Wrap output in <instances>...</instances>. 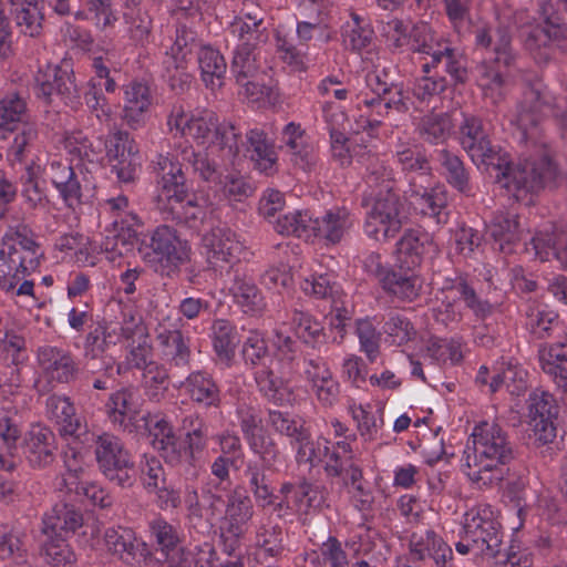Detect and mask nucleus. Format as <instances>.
Listing matches in <instances>:
<instances>
[{"mask_svg":"<svg viewBox=\"0 0 567 567\" xmlns=\"http://www.w3.org/2000/svg\"><path fill=\"white\" fill-rule=\"evenodd\" d=\"M457 140L472 163L505 195L518 202L555 185L558 177V166L548 155L514 164L508 152L493 144L491 127L478 115L463 114Z\"/></svg>","mask_w":567,"mask_h":567,"instance_id":"obj_1","label":"nucleus"},{"mask_svg":"<svg viewBox=\"0 0 567 567\" xmlns=\"http://www.w3.org/2000/svg\"><path fill=\"white\" fill-rule=\"evenodd\" d=\"M473 453H467L465 472L480 486H492L504 478V466L515 458L514 443L496 422H481L474 427Z\"/></svg>","mask_w":567,"mask_h":567,"instance_id":"obj_2","label":"nucleus"},{"mask_svg":"<svg viewBox=\"0 0 567 567\" xmlns=\"http://www.w3.org/2000/svg\"><path fill=\"white\" fill-rule=\"evenodd\" d=\"M544 24L532 28L524 39L525 49L538 64H547L556 52L567 53V6L556 0L540 6Z\"/></svg>","mask_w":567,"mask_h":567,"instance_id":"obj_3","label":"nucleus"},{"mask_svg":"<svg viewBox=\"0 0 567 567\" xmlns=\"http://www.w3.org/2000/svg\"><path fill=\"white\" fill-rule=\"evenodd\" d=\"M137 251L150 268L169 278L174 277L189 258L186 241L167 225L141 233Z\"/></svg>","mask_w":567,"mask_h":567,"instance_id":"obj_4","label":"nucleus"},{"mask_svg":"<svg viewBox=\"0 0 567 567\" xmlns=\"http://www.w3.org/2000/svg\"><path fill=\"white\" fill-rule=\"evenodd\" d=\"M157 164L162 172L159 182L162 195L168 200L174 199L176 204L171 207L173 218L177 224H183L190 229H198L206 218V209L189 193L182 165L167 156H161Z\"/></svg>","mask_w":567,"mask_h":567,"instance_id":"obj_5","label":"nucleus"},{"mask_svg":"<svg viewBox=\"0 0 567 567\" xmlns=\"http://www.w3.org/2000/svg\"><path fill=\"white\" fill-rule=\"evenodd\" d=\"M554 105L555 97L542 81H528L525 84L512 118V124L516 126L520 142L536 143L538 141L542 124Z\"/></svg>","mask_w":567,"mask_h":567,"instance_id":"obj_6","label":"nucleus"},{"mask_svg":"<svg viewBox=\"0 0 567 567\" xmlns=\"http://www.w3.org/2000/svg\"><path fill=\"white\" fill-rule=\"evenodd\" d=\"M181 434L174 435L157 451L172 466H196L208 442V426L197 414L183 419Z\"/></svg>","mask_w":567,"mask_h":567,"instance_id":"obj_7","label":"nucleus"},{"mask_svg":"<svg viewBox=\"0 0 567 567\" xmlns=\"http://www.w3.org/2000/svg\"><path fill=\"white\" fill-rule=\"evenodd\" d=\"M95 458L100 471L113 484L130 488L136 481L137 471L132 455L121 439L111 433L96 435Z\"/></svg>","mask_w":567,"mask_h":567,"instance_id":"obj_8","label":"nucleus"},{"mask_svg":"<svg viewBox=\"0 0 567 567\" xmlns=\"http://www.w3.org/2000/svg\"><path fill=\"white\" fill-rule=\"evenodd\" d=\"M373 200L364 220V234L377 241H389L402 229L404 204L395 189L377 192Z\"/></svg>","mask_w":567,"mask_h":567,"instance_id":"obj_9","label":"nucleus"},{"mask_svg":"<svg viewBox=\"0 0 567 567\" xmlns=\"http://www.w3.org/2000/svg\"><path fill=\"white\" fill-rule=\"evenodd\" d=\"M364 267L379 280L386 293L402 301H413L419 297L422 281L415 274V268H409V265L402 262L386 267L381 262L379 254L369 255L364 260Z\"/></svg>","mask_w":567,"mask_h":567,"instance_id":"obj_10","label":"nucleus"},{"mask_svg":"<svg viewBox=\"0 0 567 567\" xmlns=\"http://www.w3.org/2000/svg\"><path fill=\"white\" fill-rule=\"evenodd\" d=\"M34 94L47 104L60 99L72 107L80 104V90L74 73L64 65H51L40 69L34 76Z\"/></svg>","mask_w":567,"mask_h":567,"instance_id":"obj_11","label":"nucleus"},{"mask_svg":"<svg viewBox=\"0 0 567 567\" xmlns=\"http://www.w3.org/2000/svg\"><path fill=\"white\" fill-rule=\"evenodd\" d=\"M104 145L107 162L118 182L134 183L141 171L140 151L134 140L127 132L116 131L106 136Z\"/></svg>","mask_w":567,"mask_h":567,"instance_id":"obj_12","label":"nucleus"},{"mask_svg":"<svg viewBox=\"0 0 567 567\" xmlns=\"http://www.w3.org/2000/svg\"><path fill=\"white\" fill-rule=\"evenodd\" d=\"M463 532L476 546L478 553L494 558L501 556L502 537L501 524L494 518L488 508H472L465 513Z\"/></svg>","mask_w":567,"mask_h":567,"instance_id":"obj_13","label":"nucleus"},{"mask_svg":"<svg viewBox=\"0 0 567 567\" xmlns=\"http://www.w3.org/2000/svg\"><path fill=\"white\" fill-rule=\"evenodd\" d=\"M476 48L494 53V62L506 70L516 66L518 52L513 45L512 28L499 21L496 27L483 24L473 30Z\"/></svg>","mask_w":567,"mask_h":567,"instance_id":"obj_14","label":"nucleus"},{"mask_svg":"<svg viewBox=\"0 0 567 567\" xmlns=\"http://www.w3.org/2000/svg\"><path fill=\"white\" fill-rule=\"evenodd\" d=\"M40 266L35 257L25 250H17L7 240L0 243V289L13 291L17 285Z\"/></svg>","mask_w":567,"mask_h":567,"instance_id":"obj_15","label":"nucleus"},{"mask_svg":"<svg viewBox=\"0 0 567 567\" xmlns=\"http://www.w3.org/2000/svg\"><path fill=\"white\" fill-rule=\"evenodd\" d=\"M22 454L32 468L50 466L56 455L58 442L54 432L42 424H34L20 443Z\"/></svg>","mask_w":567,"mask_h":567,"instance_id":"obj_16","label":"nucleus"},{"mask_svg":"<svg viewBox=\"0 0 567 567\" xmlns=\"http://www.w3.org/2000/svg\"><path fill=\"white\" fill-rule=\"evenodd\" d=\"M104 409L110 422L128 433L140 432L142 426H146L144 414L138 411L136 393L130 388L112 393Z\"/></svg>","mask_w":567,"mask_h":567,"instance_id":"obj_17","label":"nucleus"},{"mask_svg":"<svg viewBox=\"0 0 567 567\" xmlns=\"http://www.w3.org/2000/svg\"><path fill=\"white\" fill-rule=\"evenodd\" d=\"M353 224L351 210L346 206H337L324 212L321 217L311 216V237L321 240L327 247L336 246L344 239Z\"/></svg>","mask_w":567,"mask_h":567,"instance_id":"obj_18","label":"nucleus"},{"mask_svg":"<svg viewBox=\"0 0 567 567\" xmlns=\"http://www.w3.org/2000/svg\"><path fill=\"white\" fill-rule=\"evenodd\" d=\"M430 184L431 182L419 183L415 177H412L406 194L414 200L423 215L434 218L437 224H446L449 219L447 192L442 185L430 187Z\"/></svg>","mask_w":567,"mask_h":567,"instance_id":"obj_19","label":"nucleus"},{"mask_svg":"<svg viewBox=\"0 0 567 567\" xmlns=\"http://www.w3.org/2000/svg\"><path fill=\"white\" fill-rule=\"evenodd\" d=\"M38 363L43 373L59 383H71L79 375V365L72 353L65 349L43 346L37 352Z\"/></svg>","mask_w":567,"mask_h":567,"instance_id":"obj_20","label":"nucleus"},{"mask_svg":"<svg viewBox=\"0 0 567 567\" xmlns=\"http://www.w3.org/2000/svg\"><path fill=\"white\" fill-rule=\"evenodd\" d=\"M47 415L56 422L60 426L61 436H71L80 442H84L82 436L89 434L86 423L76 415L75 408L68 396L50 395L45 403Z\"/></svg>","mask_w":567,"mask_h":567,"instance_id":"obj_21","label":"nucleus"},{"mask_svg":"<svg viewBox=\"0 0 567 567\" xmlns=\"http://www.w3.org/2000/svg\"><path fill=\"white\" fill-rule=\"evenodd\" d=\"M452 558V548L435 532L426 530L424 534H412L409 560H432L436 567H450L449 563Z\"/></svg>","mask_w":567,"mask_h":567,"instance_id":"obj_22","label":"nucleus"},{"mask_svg":"<svg viewBox=\"0 0 567 567\" xmlns=\"http://www.w3.org/2000/svg\"><path fill=\"white\" fill-rule=\"evenodd\" d=\"M104 539L107 550L127 565L140 564L151 555L148 545L137 540L128 528H107Z\"/></svg>","mask_w":567,"mask_h":567,"instance_id":"obj_23","label":"nucleus"},{"mask_svg":"<svg viewBox=\"0 0 567 567\" xmlns=\"http://www.w3.org/2000/svg\"><path fill=\"white\" fill-rule=\"evenodd\" d=\"M429 56L430 60L422 64V71L425 74L433 72L444 75L446 73L454 84H463L467 81L465 60L447 44L436 43V48L430 52Z\"/></svg>","mask_w":567,"mask_h":567,"instance_id":"obj_24","label":"nucleus"},{"mask_svg":"<svg viewBox=\"0 0 567 567\" xmlns=\"http://www.w3.org/2000/svg\"><path fill=\"white\" fill-rule=\"evenodd\" d=\"M203 245L207 249V259L214 267L220 262L233 264L240 251L235 233L226 226L213 227L204 235Z\"/></svg>","mask_w":567,"mask_h":567,"instance_id":"obj_25","label":"nucleus"},{"mask_svg":"<svg viewBox=\"0 0 567 567\" xmlns=\"http://www.w3.org/2000/svg\"><path fill=\"white\" fill-rule=\"evenodd\" d=\"M289 373L290 371L276 365L275 362L258 370L255 373V381L259 393L269 402L282 406L292 394L287 378Z\"/></svg>","mask_w":567,"mask_h":567,"instance_id":"obj_26","label":"nucleus"},{"mask_svg":"<svg viewBox=\"0 0 567 567\" xmlns=\"http://www.w3.org/2000/svg\"><path fill=\"white\" fill-rule=\"evenodd\" d=\"M111 337L112 334L109 331L107 322L105 320H100L90 326V331L85 336L84 341L85 357L92 360L102 359L104 365L103 369L107 379L121 374V367L117 365L115 368V359L111 355H106V352L112 344Z\"/></svg>","mask_w":567,"mask_h":567,"instance_id":"obj_27","label":"nucleus"},{"mask_svg":"<svg viewBox=\"0 0 567 567\" xmlns=\"http://www.w3.org/2000/svg\"><path fill=\"white\" fill-rule=\"evenodd\" d=\"M42 525L45 536L63 537L62 533L74 534L83 526V514L75 505L59 502L44 515Z\"/></svg>","mask_w":567,"mask_h":567,"instance_id":"obj_28","label":"nucleus"},{"mask_svg":"<svg viewBox=\"0 0 567 567\" xmlns=\"http://www.w3.org/2000/svg\"><path fill=\"white\" fill-rule=\"evenodd\" d=\"M435 250L431 235L422 229H406L396 243L398 262L416 268L425 255Z\"/></svg>","mask_w":567,"mask_h":567,"instance_id":"obj_29","label":"nucleus"},{"mask_svg":"<svg viewBox=\"0 0 567 567\" xmlns=\"http://www.w3.org/2000/svg\"><path fill=\"white\" fill-rule=\"evenodd\" d=\"M163 360L169 368L185 369L189 365L190 338L178 329H165L157 336Z\"/></svg>","mask_w":567,"mask_h":567,"instance_id":"obj_30","label":"nucleus"},{"mask_svg":"<svg viewBox=\"0 0 567 567\" xmlns=\"http://www.w3.org/2000/svg\"><path fill=\"white\" fill-rule=\"evenodd\" d=\"M252 501L245 493L234 491L227 499L225 515L220 525V530L245 535L248 522L252 518Z\"/></svg>","mask_w":567,"mask_h":567,"instance_id":"obj_31","label":"nucleus"},{"mask_svg":"<svg viewBox=\"0 0 567 567\" xmlns=\"http://www.w3.org/2000/svg\"><path fill=\"white\" fill-rule=\"evenodd\" d=\"M244 144L246 151L251 153L250 157L256 162V167L260 172L266 175H270L275 172L277 154L272 141L268 137L264 128L254 127L247 131Z\"/></svg>","mask_w":567,"mask_h":567,"instance_id":"obj_32","label":"nucleus"},{"mask_svg":"<svg viewBox=\"0 0 567 567\" xmlns=\"http://www.w3.org/2000/svg\"><path fill=\"white\" fill-rule=\"evenodd\" d=\"M489 234L499 251L513 254L515 246L523 237L518 216L509 213H497L491 221Z\"/></svg>","mask_w":567,"mask_h":567,"instance_id":"obj_33","label":"nucleus"},{"mask_svg":"<svg viewBox=\"0 0 567 567\" xmlns=\"http://www.w3.org/2000/svg\"><path fill=\"white\" fill-rule=\"evenodd\" d=\"M150 105L148 86L140 82H132L124 91L123 120L131 128H138L145 122Z\"/></svg>","mask_w":567,"mask_h":567,"instance_id":"obj_34","label":"nucleus"},{"mask_svg":"<svg viewBox=\"0 0 567 567\" xmlns=\"http://www.w3.org/2000/svg\"><path fill=\"white\" fill-rule=\"evenodd\" d=\"M42 175L43 168L41 165L31 161L20 176L21 196L25 205L33 210L45 208L50 203Z\"/></svg>","mask_w":567,"mask_h":567,"instance_id":"obj_35","label":"nucleus"},{"mask_svg":"<svg viewBox=\"0 0 567 567\" xmlns=\"http://www.w3.org/2000/svg\"><path fill=\"white\" fill-rule=\"evenodd\" d=\"M41 0H8L9 14L20 33L34 38L42 31Z\"/></svg>","mask_w":567,"mask_h":567,"instance_id":"obj_36","label":"nucleus"},{"mask_svg":"<svg viewBox=\"0 0 567 567\" xmlns=\"http://www.w3.org/2000/svg\"><path fill=\"white\" fill-rule=\"evenodd\" d=\"M231 34L241 41L243 47L257 48L269 39L268 28L260 13H245L236 17L229 25Z\"/></svg>","mask_w":567,"mask_h":567,"instance_id":"obj_37","label":"nucleus"},{"mask_svg":"<svg viewBox=\"0 0 567 567\" xmlns=\"http://www.w3.org/2000/svg\"><path fill=\"white\" fill-rule=\"evenodd\" d=\"M398 163L409 177H415L419 183L431 182L432 167L426 150L421 144H411L396 151Z\"/></svg>","mask_w":567,"mask_h":567,"instance_id":"obj_38","label":"nucleus"},{"mask_svg":"<svg viewBox=\"0 0 567 567\" xmlns=\"http://www.w3.org/2000/svg\"><path fill=\"white\" fill-rule=\"evenodd\" d=\"M197 62L202 81L206 87L215 91L225 84L227 63L224 55L217 49L210 45L200 48L197 52Z\"/></svg>","mask_w":567,"mask_h":567,"instance_id":"obj_39","label":"nucleus"},{"mask_svg":"<svg viewBox=\"0 0 567 567\" xmlns=\"http://www.w3.org/2000/svg\"><path fill=\"white\" fill-rule=\"evenodd\" d=\"M291 326L295 336L307 347L321 350L328 343L323 324L308 312L295 310Z\"/></svg>","mask_w":567,"mask_h":567,"instance_id":"obj_40","label":"nucleus"},{"mask_svg":"<svg viewBox=\"0 0 567 567\" xmlns=\"http://www.w3.org/2000/svg\"><path fill=\"white\" fill-rule=\"evenodd\" d=\"M266 471H268V467L265 465H260L258 462H249L243 472L244 480L255 502L264 508L274 504V501L278 498L274 493L271 480Z\"/></svg>","mask_w":567,"mask_h":567,"instance_id":"obj_41","label":"nucleus"},{"mask_svg":"<svg viewBox=\"0 0 567 567\" xmlns=\"http://www.w3.org/2000/svg\"><path fill=\"white\" fill-rule=\"evenodd\" d=\"M282 134L295 164L303 171H310L317 164L318 156L315 147L305 142V131L299 124L290 122L284 127Z\"/></svg>","mask_w":567,"mask_h":567,"instance_id":"obj_42","label":"nucleus"},{"mask_svg":"<svg viewBox=\"0 0 567 567\" xmlns=\"http://www.w3.org/2000/svg\"><path fill=\"white\" fill-rule=\"evenodd\" d=\"M186 388L190 399L206 408H218L220 390L213 377L205 371L192 372L186 379Z\"/></svg>","mask_w":567,"mask_h":567,"instance_id":"obj_43","label":"nucleus"},{"mask_svg":"<svg viewBox=\"0 0 567 567\" xmlns=\"http://www.w3.org/2000/svg\"><path fill=\"white\" fill-rule=\"evenodd\" d=\"M152 545L164 558L182 546V536L177 526L158 516L148 522Z\"/></svg>","mask_w":567,"mask_h":567,"instance_id":"obj_44","label":"nucleus"},{"mask_svg":"<svg viewBox=\"0 0 567 567\" xmlns=\"http://www.w3.org/2000/svg\"><path fill=\"white\" fill-rule=\"evenodd\" d=\"M478 280H468L458 277L452 288L457 292L466 308L470 309L476 318L485 319L494 312V305L482 295L478 289Z\"/></svg>","mask_w":567,"mask_h":567,"instance_id":"obj_45","label":"nucleus"},{"mask_svg":"<svg viewBox=\"0 0 567 567\" xmlns=\"http://www.w3.org/2000/svg\"><path fill=\"white\" fill-rule=\"evenodd\" d=\"M308 21H300L297 24V35L301 42H308L313 37L315 30L329 29V12L327 6L316 0H302L299 4Z\"/></svg>","mask_w":567,"mask_h":567,"instance_id":"obj_46","label":"nucleus"},{"mask_svg":"<svg viewBox=\"0 0 567 567\" xmlns=\"http://www.w3.org/2000/svg\"><path fill=\"white\" fill-rule=\"evenodd\" d=\"M25 101L18 93H8L0 99V133H13L28 121Z\"/></svg>","mask_w":567,"mask_h":567,"instance_id":"obj_47","label":"nucleus"},{"mask_svg":"<svg viewBox=\"0 0 567 567\" xmlns=\"http://www.w3.org/2000/svg\"><path fill=\"white\" fill-rule=\"evenodd\" d=\"M437 161L444 169L446 182L460 193L470 195L472 190L470 173L463 161L445 148L439 152Z\"/></svg>","mask_w":567,"mask_h":567,"instance_id":"obj_48","label":"nucleus"},{"mask_svg":"<svg viewBox=\"0 0 567 567\" xmlns=\"http://www.w3.org/2000/svg\"><path fill=\"white\" fill-rule=\"evenodd\" d=\"M210 330L213 347L217 357L221 361L230 362L239 343L236 328L227 320L217 319L213 322Z\"/></svg>","mask_w":567,"mask_h":567,"instance_id":"obj_49","label":"nucleus"},{"mask_svg":"<svg viewBox=\"0 0 567 567\" xmlns=\"http://www.w3.org/2000/svg\"><path fill=\"white\" fill-rule=\"evenodd\" d=\"M163 68L162 76L171 91L175 94H184L190 89L193 74L188 70L186 60L168 55L163 61Z\"/></svg>","mask_w":567,"mask_h":567,"instance_id":"obj_50","label":"nucleus"},{"mask_svg":"<svg viewBox=\"0 0 567 567\" xmlns=\"http://www.w3.org/2000/svg\"><path fill=\"white\" fill-rule=\"evenodd\" d=\"M364 182L372 189L371 196L377 192L395 189L393 169L375 156H369L365 164Z\"/></svg>","mask_w":567,"mask_h":567,"instance_id":"obj_51","label":"nucleus"},{"mask_svg":"<svg viewBox=\"0 0 567 567\" xmlns=\"http://www.w3.org/2000/svg\"><path fill=\"white\" fill-rule=\"evenodd\" d=\"M301 290L309 296L318 299H336L341 293V286L338 282V276L333 271L324 274H315L306 278L300 284Z\"/></svg>","mask_w":567,"mask_h":567,"instance_id":"obj_52","label":"nucleus"},{"mask_svg":"<svg viewBox=\"0 0 567 567\" xmlns=\"http://www.w3.org/2000/svg\"><path fill=\"white\" fill-rule=\"evenodd\" d=\"M274 228L280 235H293L309 239L311 237V215L309 212L299 210L281 215L274 221Z\"/></svg>","mask_w":567,"mask_h":567,"instance_id":"obj_53","label":"nucleus"},{"mask_svg":"<svg viewBox=\"0 0 567 567\" xmlns=\"http://www.w3.org/2000/svg\"><path fill=\"white\" fill-rule=\"evenodd\" d=\"M42 551L50 567H76V556L64 537L45 536Z\"/></svg>","mask_w":567,"mask_h":567,"instance_id":"obj_54","label":"nucleus"},{"mask_svg":"<svg viewBox=\"0 0 567 567\" xmlns=\"http://www.w3.org/2000/svg\"><path fill=\"white\" fill-rule=\"evenodd\" d=\"M138 234L132 226L125 225L123 221L114 223V230L112 235H107L103 241V247L106 251L114 252L117 256H123L131 251L134 245L138 246Z\"/></svg>","mask_w":567,"mask_h":567,"instance_id":"obj_55","label":"nucleus"},{"mask_svg":"<svg viewBox=\"0 0 567 567\" xmlns=\"http://www.w3.org/2000/svg\"><path fill=\"white\" fill-rule=\"evenodd\" d=\"M255 49L252 47L238 45L234 52L230 64V72L237 83H243L248 79H256L259 72Z\"/></svg>","mask_w":567,"mask_h":567,"instance_id":"obj_56","label":"nucleus"},{"mask_svg":"<svg viewBox=\"0 0 567 567\" xmlns=\"http://www.w3.org/2000/svg\"><path fill=\"white\" fill-rule=\"evenodd\" d=\"M324 454L329 457L324 465V472L329 477H341L351 476L352 481L355 482L358 478L359 470L361 468L354 463L353 454H341L340 450H332L329 452V447H324Z\"/></svg>","mask_w":567,"mask_h":567,"instance_id":"obj_57","label":"nucleus"},{"mask_svg":"<svg viewBox=\"0 0 567 567\" xmlns=\"http://www.w3.org/2000/svg\"><path fill=\"white\" fill-rule=\"evenodd\" d=\"M451 121L447 114H431L424 116L419 124V134L431 144L443 143L450 135Z\"/></svg>","mask_w":567,"mask_h":567,"instance_id":"obj_58","label":"nucleus"},{"mask_svg":"<svg viewBox=\"0 0 567 567\" xmlns=\"http://www.w3.org/2000/svg\"><path fill=\"white\" fill-rule=\"evenodd\" d=\"M197 551L188 549L183 545L166 557L167 567H212L210 558L216 554L210 547L207 553L203 549L195 548Z\"/></svg>","mask_w":567,"mask_h":567,"instance_id":"obj_59","label":"nucleus"},{"mask_svg":"<svg viewBox=\"0 0 567 567\" xmlns=\"http://www.w3.org/2000/svg\"><path fill=\"white\" fill-rule=\"evenodd\" d=\"M272 348L274 355L271 362L291 372L299 352L297 341L281 331H275Z\"/></svg>","mask_w":567,"mask_h":567,"instance_id":"obj_60","label":"nucleus"},{"mask_svg":"<svg viewBox=\"0 0 567 567\" xmlns=\"http://www.w3.org/2000/svg\"><path fill=\"white\" fill-rule=\"evenodd\" d=\"M249 449L254 454L258 455L261 463L268 467V471L275 468L277 463H280L281 453L276 441L265 431L252 437L247 442Z\"/></svg>","mask_w":567,"mask_h":567,"instance_id":"obj_61","label":"nucleus"},{"mask_svg":"<svg viewBox=\"0 0 567 567\" xmlns=\"http://www.w3.org/2000/svg\"><path fill=\"white\" fill-rule=\"evenodd\" d=\"M267 415L268 425L276 433L289 437L290 442L308 430L300 419L292 416L289 412L269 409Z\"/></svg>","mask_w":567,"mask_h":567,"instance_id":"obj_62","label":"nucleus"},{"mask_svg":"<svg viewBox=\"0 0 567 567\" xmlns=\"http://www.w3.org/2000/svg\"><path fill=\"white\" fill-rule=\"evenodd\" d=\"M212 143L216 144L221 151H226L231 157H236L241 147L245 146L241 140V131L227 121L218 122Z\"/></svg>","mask_w":567,"mask_h":567,"instance_id":"obj_63","label":"nucleus"},{"mask_svg":"<svg viewBox=\"0 0 567 567\" xmlns=\"http://www.w3.org/2000/svg\"><path fill=\"white\" fill-rule=\"evenodd\" d=\"M183 158L193 167L194 172L205 181L210 183L220 182L221 171L219 165L207 153H196L193 150H185Z\"/></svg>","mask_w":567,"mask_h":567,"instance_id":"obj_64","label":"nucleus"}]
</instances>
